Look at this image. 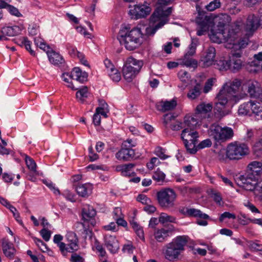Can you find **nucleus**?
<instances>
[{
	"label": "nucleus",
	"mask_w": 262,
	"mask_h": 262,
	"mask_svg": "<svg viewBox=\"0 0 262 262\" xmlns=\"http://www.w3.org/2000/svg\"><path fill=\"white\" fill-rule=\"evenodd\" d=\"M222 142H225L232 138L234 135L233 129L231 127L225 126L222 127Z\"/></svg>",
	"instance_id": "79ce46f5"
},
{
	"label": "nucleus",
	"mask_w": 262,
	"mask_h": 262,
	"mask_svg": "<svg viewBox=\"0 0 262 262\" xmlns=\"http://www.w3.org/2000/svg\"><path fill=\"white\" fill-rule=\"evenodd\" d=\"M176 231L173 225L168 224L164 226L163 228L158 229L154 233L155 238L158 242H164L167 239V238L172 234Z\"/></svg>",
	"instance_id": "2eb2a0df"
},
{
	"label": "nucleus",
	"mask_w": 262,
	"mask_h": 262,
	"mask_svg": "<svg viewBox=\"0 0 262 262\" xmlns=\"http://www.w3.org/2000/svg\"><path fill=\"white\" fill-rule=\"evenodd\" d=\"M82 219L83 223L82 225L83 227L86 226L87 223L88 226L89 228V225L94 227L96 225V221L95 216L96 215V211L94 208L90 205H86L82 210Z\"/></svg>",
	"instance_id": "9b49d317"
},
{
	"label": "nucleus",
	"mask_w": 262,
	"mask_h": 262,
	"mask_svg": "<svg viewBox=\"0 0 262 262\" xmlns=\"http://www.w3.org/2000/svg\"><path fill=\"white\" fill-rule=\"evenodd\" d=\"M242 27V23L241 22L236 21L227 31H225L223 34H221L220 36H217L216 39L215 38L217 34L211 35L210 39L213 42L220 43L221 42V39L223 38L225 41L233 46L238 41L237 40L240 37Z\"/></svg>",
	"instance_id": "20e7f679"
},
{
	"label": "nucleus",
	"mask_w": 262,
	"mask_h": 262,
	"mask_svg": "<svg viewBox=\"0 0 262 262\" xmlns=\"http://www.w3.org/2000/svg\"><path fill=\"white\" fill-rule=\"evenodd\" d=\"M215 21H217L216 25L217 29L215 32H214L213 31H211V35L217 34V35L215 38V39H216L217 36H220L221 35L220 34H223L226 31L225 27L229 23L230 17L229 15L226 14H222L216 17Z\"/></svg>",
	"instance_id": "f3484780"
},
{
	"label": "nucleus",
	"mask_w": 262,
	"mask_h": 262,
	"mask_svg": "<svg viewBox=\"0 0 262 262\" xmlns=\"http://www.w3.org/2000/svg\"><path fill=\"white\" fill-rule=\"evenodd\" d=\"M66 238L68 242L67 245L68 247V253H73L78 249V239L76 234L73 232H69L66 235Z\"/></svg>",
	"instance_id": "b1692460"
},
{
	"label": "nucleus",
	"mask_w": 262,
	"mask_h": 262,
	"mask_svg": "<svg viewBox=\"0 0 262 262\" xmlns=\"http://www.w3.org/2000/svg\"><path fill=\"white\" fill-rule=\"evenodd\" d=\"M176 218L173 216L169 215L165 213H161L159 217V222L162 224L168 222L176 223Z\"/></svg>",
	"instance_id": "c03bdc74"
},
{
	"label": "nucleus",
	"mask_w": 262,
	"mask_h": 262,
	"mask_svg": "<svg viewBox=\"0 0 262 262\" xmlns=\"http://www.w3.org/2000/svg\"><path fill=\"white\" fill-rule=\"evenodd\" d=\"M198 117L192 116H186L184 118L183 125L184 129H187L190 133L197 132L194 130L199 122L201 121Z\"/></svg>",
	"instance_id": "5701e85b"
},
{
	"label": "nucleus",
	"mask_w": 262,
	"mask_h": 262,
	"mask_svg": "<svg viewBox=\"0 0 262 262\" xmlns=\"http://www.w3.org/2000/svg\"><path fill=\"white\" fill-rule=\"evenodd\" d=\"M241 2V0H226L224 9L230 14L235 15L241 11V9L237 7Z\"/></svg>",
	"instance_id": "c85d7f7f"
},
{
	"label": "nucleus",
	"mask_w": 262,
	"mask_h": 262,
	"mask_svg": "<svg viewBox=\"0 0 262 262\" xmlns=\"http://www.w3.org/2000/svg\"><path fill=\"white\" fill-rule=\"evenodd\" d=\"M36 45L40 48V49L46 51L47 54H49L50 48L44 42L42 41L40 39H35L34 40Z\"/></svg>",
	"instance_id": "603ef678"
},
{
	"label": "nucleus",
	"mask_w": 262,
	"mask_h": 262,
	"mask_svg": "<svg viewBox=\"0 0 262 262\" xmlns=\"http://www.w3.org/2000/svg\"><path fill=\"white\" fill-rule=\"evenodd\" d=\"M155 153L157 156L160 159L165 160L168 158L169 156L166 155L165 153V150L161 147L158 146L156 148Z\"/></svg>",
	"instance_id": "4d7b16f0"
},
{
	"label": "nucleus",
	"mask_w": 262,
	"mask_h": 262,
	"mask_svg": "<svg viewBox=\"0 0 262 262\" xmlns=\"http://www.w3.org/2000/svg\"><path fill=\"white\" fill-rule=\"evenodd\" d=\"M235 181L237 184L248 191H253L257 184V182L254 180L250 181L242 176H236Z\"/></svg>",
	"instance_id": "a211bd4d"
},
{
	"label": "nucleus",
	"mask_w": 262,
	"mask_h": 262,
	"mask_svg": "<svg viewBox=\"0 0 262 262\" xmlns=\"http://www.w3.org/2000/svg\"><path fill=\"white\" fill-rule=\"evenodd\" d=\"M196 23L202 29H208L212 23V17L204 11L198 10V15L195 18Z\"/></svg>",
	"instance_id": "6ab92c4d"
},
{
	"label": "nucleus",
	"mask_w": 262,
	"mask_h": 262,
	"mask_svg": "<svg viewBox=\"0 0 262 262\" xmlns=\"http://www.w3.org/2000/svg\"><path fill=\"white\" fill-rule=\"evenodd\" d=\"M8 10L10 14L17 17L22 16V14L19 12L17 8L12 5H10L8 7Z\"/></svg>",
	"instance_id": "e2e57ef3"
},
{
	"label": "nucleus",
	"mask_w": 262,
	"mask_h": 262,
	"mask_svg": "<svg viewBox=\"0 0 262 262\" xmlns=\"http://www.w3.org/2000/svg\"><path fill=\"white\" fill-rule=\"evenodd\" d=\"M137 200L144 205H148L151 203V200L147 198L146 195L143 194L138 195L137 198Z\"/></svg>",
	"instance_id": "6e6d98bb"
},
{
	"label": "nucleus",
	"mask_w": 262,
	"mask_h": 262,
	"mask_svg": "<svg viewBox=\"0 0 262 262\" xmlns=\"http://www.w3.org/2000/svg\"><path fill=\"white\" fill-rule=\"evenodd\" d=\"M198 132H190L187 129H184L181 134V138L184 141L187 150L191 154H194L198 149L196 144L198 143Z\"/></svg>",
	"instance_id": "0eeeda50"
},
{
	"label": "nucleus",
	"mask_w": 262,
	"mask_h": 262,
	"mask_svg": "<svg viewBox=\"0 0 262 262\" xmlns=\"http://www.w3.org/2000/svg\"><path fill=\"white\" fill-rule=\"evenodd\" d=\"M241 56L240 53H235L232 54L229 56V70L233 73H235L238 71L242 67V61L239 59Z\"/></svg>",
	"instance_id": "412c9836"
},
{
	"label": "nucleus",
	"mask_w": 262,
	"mask_h": 262,
	"mask_svg": "<svg viewBox=\"0 0 262 262\" xmlns=\"http://www.w3.org/2000/svg\"><path fill=\"white\" fill-rule=\"evenodd\" d=\"M25 161L28 168L33 172L36 171V164L35 161L28 156L26 157Z\"/></svg>",
	"instance_id": "3c124183"
},
{
	"label": "nucleus",
	"mask_w": 262,
	"mask_h": 262,
	"mask_svg": "<svg viewBox=\"0 0 262 262\" xmlns=\"http://www.w3.org/2000/svg\"><path fill=\"white\" fill-rule=\"evenodd\" d=\"M62 239L63 237L61 235L56 234L54 236L53 241L55 243L57 244L62 255L66 256L68 254V247L65 243L61 242Z\"/></svg>",
	"instance_id": "e433bc0d"
},
{
	"label": "nucleus",
	"mask_w": 262,
	"mask_h": 262,
	"mask_svg": "<svg viewBox=\"0 0 262 262\" xmlns=\"http://www.w3.org/2000/svg\"><path fill=\"white\" fill-rule=\"evenodd\" d=\"M242 90L244 92L246 91L250 97L256 98L262 92V88L257 81L247 80L243 82Z\"/></svg>",
	"instance_id": "6e6552de"
},
{
	"label": "nucleus",
	"mask_w": 262,
	"mask_h": 262,
	"mask_svg": "<svg viewBox=\"0 0 262 262\" xmlns=\"http://www.w3.org/2000/svg\"><path fill=\"white\" fill-rule=\"evenodd\" d=\"M78 194L82 197H88L91 193L92 186L89 184H80L75 187Z\"/></svg>",
	"instance_id": "7c9ffc66"
},
{
	"label": "nucleus",
	"mask_w": 262,
	"mask_h": 262,
	"mask_svg": "<svg viewBox=\"0 0 262 262\" xmlns=\"http://www.w3.org/2000/svg\"><path fill=\"white\" fill-rule=\"evenodd\" d=\"M152 178L157 182L162 183L164 181L165 174L162 171L158 169L154 172Z\"/></svg>",
	"instance_id": "09e8293b"
},
{
	"label": "nucleus",
	"mask_w": 262,
	"mask_h": 262,
	"mask_svg": "<svg viewBox=\"0 0 262 262\" xmlns=\"http://www.w3.org/2000/svg\"><path fill=\"white\" fill-rule=\"evenodd\" d=\"M84 260L82 257L75 253L72 254L70 258L71 262H83Z\"/></svg>",
	"instance_id": "774afa93"
},
{
	"label": "nucleus",
	"mask_w": 262,
	"mask_h": 262,
	"mask_svg": "<svg viewBox=\"0 0 262 262\" xmlns=\"http://www.w3.org/2000/svg\"><path fill=\"white\" fill-rule=\"evenodd\" d=\"M9 209L10 210L11 212L13 213V216L15 218L16 221L18 223H19L20 224H23L22 221L21 220H19V218L20 217L19 213L17 211L16 209L14 206H13L12 205V206H9Z\"/></svg>",
	"instance_id": "338daca9"
},
{
	"label": "nucleus",
	"mask_w": 262,
	"mask_h": 262,
	"mask_svg": "<svg viewBox=\"0 0 262 262\" xmlns=\"http://www.w3.org/2000/svg\"><path fill=\"white\" fill-rule=\"evenodd\" d=\"M201 86L197 83L193 88L191 89L187 93V97L191 99H194L199 97L201 93Z\"/></svg>",
	"instance_id": "ea45409f"
},
{
	"label": "nucleus",
	"mask_w": 262,
	"mask_h": 262,
	"mask_svg": "<svg viewBox=\"0 0 262 262\" xmlns=\"http://www.w3.org/2000/svg\"><path fill=\"white\" fill-rule=\"evenodd\" d=\"M188 242L186 236H178L172 242L166 245L164 253L165 258L174 261L179 258L180 254L184 250V247Z\"/></svg>",
	"instance_id": "7ed1b4c3"
},
{
	"label": "nucleus",
	"mask_w": 262,
	"mask_h": 262,
	"mask_svg": "<svg viewBox=\"0 0 262 262\" xmlns=\"http://www.w3.org/2000/svg\"><path fill=\"white\" fill-rule=\"evenodd\" d=\"M99 108H96V112L93 116V123L96 126H98L100 124L101 117L99 115Z\"/></svg>",
	"instance_id": "69168bd1"
},
{
	"label": "nucleus",
	"mask_w": 262,
	"mask_h": 262,
	"mask_svg": "<svg viewBox=\"0 0 262 262\" xmlns=\"http://www.w3.org/2000/svg\"><path fill=\"white\" fill-rule=\"evenodd\" d=\"M225 218L235 219L236 216L233 213H231L229 212H225L221 215L219 218L220 222H222Z\"/></svg>",
	"instance_id": "0e129e2a"
},
{
	"label": "nucleus",
	"mask_w": 262,
	"mask_h": 262,
	"mask_svg": "<svg viewBox=\"0 0 262 262\" xmlns=\"http://www.w3.org/2000/svg\"><path fill=\"white\" fill-rule=\"evenodd\" d=\"M68 87L70 88L73 90H78L76 92V96L82 102H83L85 99L88 97V88L86 86H82L81 88H76L73 84L67 85Z\"/></svg>",
	"instance_id": "c756f323"
},
{
	"label": "nucleus",
	"mask_w": 262,
	"mask_h": 262,
	"mask_svg": "<svg viewBox=\"0 0 262 262\" xmlns=\"http://www.w3.org/2000/svg\"><path fill=\"white\" fill-rule=\"evenodd\" d=\"M49 61L54 65L59 66L64 63V60L62 57L58 53L51 50L47 54Z\"/></svg>",
	"instance_id": "72a5a7b5"
},
{
	"label": "nucleus",
	"mask_w": 262,
	"mask_h": 262,
	"mask_svg": "<svg viewBox=\"0 0 262 262\" xmlns=\"http://www.w3.org/2000/svg\"><path fill=\"white\" fill-rule=\"evenodd\" d=\"M135 166L133 163L123 164V176L129 175L130 171Z\"/></svg>",
	"instance_id": "680f3d73"
},
{
	"label": "nucleus",
	"mask_w": 262,
	"mask_h": 262,
	"mask_svg": "<svg viewBox=\"0 0 262 262\" xmlns=\"http://www.w3.org/2000/svg\"><path fill=\"white\" fill-rule=\"evenodd\" d=\"M228 94L225 90L221 91L216 98L215 102L226 106L228 101Z\"/></svg>",
	"instance_id": "a19ab883"
},
{
	"label": "nucleus",
	"mask_w": 262,
	"mask_h": 262,
	"mask_svg": "<svg viewBox=\"0 0 262 262\" xmlns=\"http://www.w3.org/2000/svg\"><path fill=\"white\" fill-rule=\"evenodd\" d=\"M115 157L119 161H130L136 159V154L130 146H126L125 143H122L121 148L116 154Z\"/></svg>",
	"instance_id": "f8f14e48"
},
{
	"label": "nucleus",
	"mask_w": 262,
	"mask_h": 262,
	"mask_svg": "<svg viewBox=\"0 0 262 262\" xmlns=\"http://www.w3.org/2000/svg\"><path fill=\"white\" fill-rule=\"evenodd\" d=\"M24 43L21 42V45H24L26 49L30 53L33 55L35 56V54L33 50H32L31 48V42L28 40L27 37H24Z\"/></svg>",
	"instance_id": "13d9d810"
},
{
	"label": "nucleus",
	"mask_w": 262,
	"mask_h": 262,
	"mask_svg": "<svg viewBox=\"0 0 262 262\" xmlns=\"http://www.w3.org/2000/svg\"><path fill=\"white\" fill-rule=\"evenodd\" d=\"M229 63L230 62H229V59H221L220 60L216 61L213 63V64L215 68L219 70L220 71H227L229 70Z\"/></svg>",
	"instance_id": "37998d69"
},
{
	"label": "nucleus",
	"mask_w": 262,
	"mask_h": 262,
	"mask_svg": "<svg viewBox=\"0 0 262 262\" xmlns=\"http://www.w3.org/2000/svg\"><path fill=\"white\" fill-rule=\"evenodd\" d=\"M259 18L254 14H249L247 18L246 24L245 25V30L247 34L251 35L253 33L261 26V19Z\"/></svg>",
	"instance_id": "dca6fc26"
},
{
	"label": "nucleus",
	"mask_w": 262,
	"mask_h": 262,
	"mask_svg": "<svg viewBox=\"0 0 262 262\" xmlns=\"http://www.w3.org/2000/svg\"><path fill=\"white\" fill-rule=\"evenodd\" d=\"M142 35L140 29L134 28L129 30V28L124 27L120 30L117 39L127 50L132 51L141 44L140 38Z\"/></svg>",
	"instance_id": "f257e3e1"
},
{
	"label": "nucleus",
	"mask_w": 262,
	"mask_h": 262,
	"mask_svg": "<svg viewBox=\"0 0 262 262\" xmlns=\"http://www.w3.org/2000/svg\"><path fill=\"white\" fill-rule=\"evenodd\" d=\"M246 177L248 180L252 181V180L255 181L257 182L258 178L256 175L251 172L250 170H249L247 168V170L244 174L242 175Z\"/></svg>",
	"instance_id": "5fc2aeb1"
},
{
	"label": "nucleus",
	"mask_w": 262,
	"mask_h": 262,
	"mask_svg": "<svg viewBox=\"0 0 262 262\" xmlns=\"http://www.w3.org/2000/svg\"><path fill=\"white\" fill-rule=\"evenodd\" d=\"M215 54V48L209 46L201 55L199 66L204 68L211 66L214 62Z\"/></svg>",
	"instance_id": "9d476101"
},
{
	"label": "nucleus",
	"mask_w": 262,
	"mask_h": 262,
	"mask_svg": "<svg viewBox=\"0 0 262 262\" xmlns=\"http://www.w3.org/2000/svg\"><path fill=\"white\" fill-rule=\"evenodd\" d=\"M105 246L113 254L117 253L119 249V242L116 237L113 235H109L105 238Z\"/></svg>",
	"instance_id": "a878e982"
},
{
	"label": "nucleus",
	"mask_w": 262,
	"mask_h": 262,
	"mask_svg": "<svg viewBox=\"0 0 262 262\" xmlns=\"http://www.w3.org/2000/svg\"><path fill=\"white\" fill-rule=\"evenodd\" d=\"M2 246L5 255L10 259H13L16 252L13 244L8 239L4 238L2 240Z\"/></svg>",
	"instance_id": "4be33fe9"
},
{
	"label": "nucleus",
	"mask_w": 262,
	"mask_h": 262,
	"mask_svg": "<svg viewBox=\"0 0 262 262\" xmlns=\"http://www.w3.org/2000/svg\"><path fill=\"white\" fill-rule=\"evenodd\" d=\"M62 76L63 80L68 83V85H71L73 83L70 82L68 78L66 76L69 77L72 79H75L80 83H83L84 81H87L88 74L85 72H82L79 68L75 67L73 69L70 74L69 73H63Z\"/></svg>",
	"instance_id": "ddd939ff"
},
{
	"label": "nucleus",
	"mask_w": 262,
	"mask_h": 262,
	"mask_svg": "<svg viewBox=\"0 0 262 262\" xmlns=\"http://www.w3.org/2000/svg\"><path fill=\"white\" fill-rule=\"evenodd\" d=\"M249 154V148L244 143L234 142L227 147L226 156L230 160H239Z\"/></svg>",
	"instance_id": "39448f33"
},
{
	"label": "nucleus",
	"mask_w": 262,
	"mask_h": 262,
	"mask_svg": "<svg viewBox=\"0 0 262 262\" xmlns=\"http://www.w3.org/2000/svg\"><path fill=\"white\" fill-rule=\"evenodd\" d=\"M226 106L223 105L222 104H219L217 102H215V105L214 110L215 113L217 112L221 117H223L228 114V111L226 109Z\"/></svg>",
	"instance_id": "a18cd8bd"
},
{
	"label": "nucleus",
	"mask_w": 262,
	"mask_h": 262,
	"mask_svg": "<svg viewBox=\"0 0 262 262\" xmlns=\"http://www.w3.org/2000/svg\"><path fill=\"white\" fill-rule=\"evenodd\" d=\"M247 169L259 177L262 173V163L255 161H253L248 164Z\"/></svg>",
	"instance_id": "c9c22d12"
},
{
	"label": "nucleus",
	"mask_w": 262,
	"mask_h": 262,
	"mask_svg": "<svg viewBox=\"0 0 262 262\" xmlns=\"http://www.w3.org/2000/svg\"><path fill=\"white\" fill-rule=\"evenodd\" d=\"M33 238L35 243L42 252H45L48 250V248L47 246V245L40 239L36 237H33Z\"/></svg>",
	"instance_id": "864d4df0"
},
{
	"label": "nucleus",
	"mask_w": 262,
	"mask_h": 262,
	"mask_svg": "<svg viewBox=\"0 0 262 262\" xmlns=\"http://www.w3.org/2000/svg\"><path fill=\"white\" fill-rule=\"evenodd\" d=\"M212 109V106L211 104L202 103L196 106L195 116L198 117L201 120L206 117L209 118L210 114L208 113H210Z\"/></svg>",
	"instance_id": "aec40b11"
},
{
	"label": "nucleus",
	"mask_w": 262,
	"mask_h": 262,
	"mask_svg": "<svg viewBox=\"0 0 262 262\" xmlns=\"http://www.w3.org/2000/svg\"><path fill=\"white\" fill-rule=\"evenodd\" d=\"M187 213L189 216L199 217L205 220L209 218V216L207 214L203 213L200 210L194 208L187 209Z\"/></svg>",
	"instance_id": "4c0bfd02"
},
{
	"label": "nucleus",
	"mask_w": 262,
	"mask_h": 262,
	"mask_svg": "<svg viewBox=\"0 0 262 262\" xmlns=\"http://www.w3.org/2000/svg\"><path fill=\"white\" fill-rule=\"evenodd\" d=\"M212 145V142L209 139H207L202 141L197 145L198 149H202L205 147H210Z\"/></svg>",
	"instance_id": "052dcab7"
},
{
	"label": "nucleus",
	"mask_w": 262,
	"mask_h": 262,
	"mask_svg": "<svg viewBox=\"0 0 262 262\" xmlns=\"http://www.w3.org/2000/svg\"><path fill=\"white\" fill-rule=\"evenodd\" d=\"M110 78L115 82H118L121 79V74L118 70L115 68L107 72Z\"/></svg>",
	"instance_id": "49530a36"
},
{
	"label": "nucleus",
	"mask_w": 262,
	"mask_h": 262,
	"mask_svg": "<svg viewBox=\"0 0 262 262\" xmlns=\"http://www.w3.org/2000/svg\"><path fill=\"white\" fill-rule=\"evenodd\" d=\"M172 9L173 8L170 7L165 10L160 8H158L155 10L150 17V22L153 24L157 23L154 26H150L146 27L145 34H142L141 37L153 36L158 29L161 28L168 22V17L171 14Z\"/></svg>",
	"instance_id": "f03ea898"
},
{
	"label": "nucleus",
	"mask_w": 262,
	"mask_h": 262,
	"mask_svg": "<svg viewBox=\"0 0 262 262\" xmlns=\"http://www.w3.org/2000/svg\"><path fill=\"white\" fill-rule=\"evenodd\" d=\"M40 233L45 241L48 242L50 239L51 235L50 231L45 228H43L40 231Z\"/></svg>",
	"instance_id": "bf43d9fd"
},
{
	"label": "nucleus",
	"mask_w": 262,
	"mask_h": 262,
	"mask_svg": "<svg viewBox=\"0 0 262 262\" xmlns=\"http://www.w3.org/2000/svg\"><path fill=\"white\" fill-rule=\"evenodd\" d=\"M243 82L241 80L235 79L231 83L230 85L227 88V93L229 95H233L236 93L239 90L240 86L242 87Z\"/></svg>",
	"instance_id": "58836bf2"
},
{
	"label": "nucleus",
	"mask_w": 262,
	"mask_h": 262,
	"mask_svg": "<svg viewBox=\"0 0 262 262\" xmlns=\"http://www.w3.org/2000/svg\"><path fill=\"white\" fill-rule=\"evenodd\" d=\"M122 73L124 78L128 82H130L134 79L139 72L135 71L129 67L124 65L122 69Z\"/></svg>",
	"instance_id": "473e14b6"
},
{
	"label": "nucleus",
	"mask_w": 262,
	"mask_h": 262,
	"mask_svg": "<svg viewBox=\"0 0 262 262\" xmlns=\"http://www.w3.org/2000/svg\"><path fill=\"white\" fill-rule=\"evenodd\" d=\"M176 198V194L173 190L165 188L157 193V199L159 205L165 208L173 207Z\"/></svg>",
	"instance_id": "423d86ee"
},
{
	"label": "nucleus",
	"mask_w": 262,
	"mask_h": 262,
	"mask_svg": "<svg viewBox=\"0 0 262 262\" xmlns=\"http://www.w3.org/2000/svg\"><path fill=\"white\" fill-rule=\"evenodd\" d=\"M21 32V29L17 26L12 27H4L2 28L1 33L5 35L6 37H12L18 35Z\"/></svg>",
	"instance_id": "2f4dec72"
},
{
	"label": "nucleus",
	"mask_w": 262,
	"mask_h": 262,
	"mask_svg": "<svg viewBox=\"0 0 262 262\" xmlns=\"http://www.w3.org/2000/svg\"><path fill=\"white\" fill-rule=\"evenodd\" d=\"M222 127L219 124L214 123L210 125L208 134L210 137L216 142H222Z\"/></svg>",
	"instance_id": "393cba45"
},
{
	"label": "nucleus",
	"mask_w": 262,
	"mask_h": 262,
	"mask_svg": "<svg viewBox=\"0 0 262 262\" xmlns=\"http://www.w3.org/2000/svg\"><path fill=\"white\" fill-rule=\"evenodd\" d=\"M151 8L144 4L135 5L133 8L130 9L129 13L135 19L144 18L149 14Z\"/></svg>",
	"instance_id": "4468645a"
},
{
	"label": "nucleus",
	"mask_w": 262,
	"mask_h": 262,
	"mask_svg": "<svg viewBox=\"0 0 262 262\" xmlns=\"http://www.w3.org/2000/svg\"><path fill=\"white\" fill-rule=\"evenodd\" d=\"M124 65L129 67L139 72L143 65V63L141 60H137L133 57H129L127 58Z\"/></svg>",
	"instance_id": "f704fd0d"
},
{
	"label": "nucleus",
	"mask_w": 262,
	"mask_h": 262,
	"mask_svg": "<svg viewBox=\"0 0 262 262\" xmlns=\"http://www.w3.org/2000/svg\"><path fill=\"white\" fill-rule=\"evenodd\" d=\"M253 115L255 120H262V107L258 106L256 103L253 107L252 116Z\"/></svg>",
	"instance_id": "de8ad7c7"
},
{
	"label": "nucleus",
	"mask_w": 262,
	"mask_h": 262,
	"mask_svg": "<svg viewBox=\"0 0 262 262\" xmlns=\"http://www.w3.org/2000/svg\"><path fill=\"white\" fill-rule=\"evenodd\" d=\"M221 7L220 0H213L205 6L206 9L209 11H212Z\"/></svg>",
	"instance_id": "8fccbe9b"
},
{
	"label": "nucleus",
	"mask_w": 262,
	"mask_h": 262,
	"mask_svg": "<svg viewBox=\"0 0 262 262\" xmlns=\"http://www.w3.org/2000/svg\"><path fill=\"white\" fill-rule=\"evenodd\" d=\"M196 48V42L192 40L191 44L189 46L188 51L184 55V57L181 59V65L189 68H193L194 69L197 68L198 65V61L191 57L195 53Z\"/></svg>",
	"instance_id": "1a4fd4ad"
},
{
	"label": "nucleus",
	"mask_w": 262,
	"mask_h": 262,
	"mask_svg": "<svg viewBox=\"0 0 262 262\" xmlns=\"http://www.w3.org/2000/svg\"><path fill=\"white\" fill-rule=\"evenodd\" d=\"M177 104L176 100L172 99L170 101H161L156 104V107L157 110L165 112L174 109Z\"/></svg>",
	"instance_id": "bb28decb"
},
{
	"label": "nucleus",
	"mask_w": 262,
	"mask_h": 262,
	"mask_svg": "<svg viewBox=\"0 0 262 262\" xmlns=\"http://www.w3.org/2000/svg\"><path fill=\"white\" fill-rule=\"evenodd\" d=\"M255 103L253 101H249L248 102L244 103L241 104L238 110V113L239 115L249 116H252V112L253 107L255 106Z\"/></svg>",
	"instance_id": "cd10ccee"
}]
</instances>
